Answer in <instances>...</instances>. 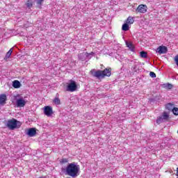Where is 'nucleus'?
Wrapping results in <instances>:
<instances>
[{"instance_id":"obj_1","label":"nucleus","mask_w":178,"mask_h":178,"mask_svg":"<svg viewBox=\"0 0 178 178\" xmlns=\"http://www.w3.org/2000/svg\"><path fill=\"white\" fill-rule=\"evenodd\" d=\"M80 172V165L76 163H69L65 168V173L71 177H77Z\"/></svg>"},{"instance_id":"obj_2","label":"nucleus","mask_w":178,"mask_h":178,"mask_svg":"<svg viewBox=\"0 0 178 178\" xmlns=\"http://www.w3.org/2000/svg\"><path fill=\"white\" fill-rule=\"evenodd\" d=\"M111 72L112 70L111 68H106L103 71L99 70H92L90 71V74H92L93 77H96L97 79H104L106 76L107 77H110L111 74H112Z\"/></svg>"},{"instance_id":"obj_3","label":"nucleus","mask_w":178,"mask_h":178,"mask_svg":"<svg viewBox=\"0 0 178 178\" xmlns=\"http://www.w3.org/2000/svg\"><path fill=\"white\" fill-rule=\"evenodd\" d=\"M22 126V122L17 120L13 118L7 121L6 127L9 130H15V129H19Z\"/></svg>"},{"instance_id":"obj_4","label":"nucleus","mask_w":178,"mask_h":178,"mask_svg":"<svg viewBox=\"0 0 178 178\" xmlns=\"http://www.w3.org/2000/svg\"><path fill=\"white\" fill-rule=\"evenodd\" d=\"M170 118L169 113L164 111L161 115L157 118L156 122L157 124H161V123H166V122H169Z\"/></svg>"},{"instance_id":"obj_5","label":"nucleus","mask_w":178,"mask_h":178,"mask_svg":"<svg viewBox=\"0 0 178 178\" xmlns=\"http://www.w3.org/2000/svg\"><path fill=\"white\" fill-rule=\"evenodd\" d=\"M76 90H77V83L76 81L72 79L70 80L66 87V91H70V92H74Z\"/></svg>"},{"instance_id":"obj_6","label":"nucleus","mask_w":178,"mask_h":178,"mask_svg":"<svg viewBox=\"0 0 178 178\" xmlns=\"http://www.w3.org/2000/svg\"><path fill=\"white\" fill-rule=\"evenodd\" d=\"M27 104V100L24 99L23 97H19L16 99V106L18 108H23L26 106Z\"/></svg>"},{"instance_id":"obj_7","label":"nucleus","mask_w":178,"mask_h":178,"mask_svg":"<svg viewBox=\"0 0 178 178\" xmlns=\"http://www.w3.org/2000/svg\"><path fill=\"white\" fill-rule=\"evenodd\" d=\"M44 113L46 115V116H52L54 115V111L52 110V108L49 106H44Z\"/></svg>"},{"instance_id":"obj_8","label":"nucleus","mask_w":178,"mask_h":178,"mask_svg":"<svg viewBox=\"0 0 178 178\" xmlns=\"http://www.w3.org/2000/svg\"><path fill=\"white\" fill-rule=\"evenodd\" d=\"M147 9L148 8L147 7V5L140 4L138 6L136 12L138 13H145Z\"/></svg>"},{"instance_id":"obj_9","label":"nucleus","mask_w":178,"mask_h":178,"mask_svg":"<svg viewBox=\"0 0 178 178\" xmlns=\"http://www.w3.org/2000/svg\"><path fill=\"white\" fill-rule=\"evenodd\" d=\"M156 52L160 55L162 54H166L168 52V47L165 46H159L156 49Z\"/></svg>"},{"instance_id":"obj_10","label":"nucleus","mask_w":178,"mask_h":178,"mask_svg":"<svg viewBox=\"0 0 178 178\" xmlns=\"http://www.w3.org/2000/svg\"><path fill=\"white\" fill-rule=\"evenodd\" d=\"M26 134L29 136V137H34V136L37 134V130L35 129V128H31L28 130Z\"/></svg>"},{"instance_id":"obj_11","label":"nucleus","mask_w":178,"mask_h":178,"mask_svg":"<svg viewBox=\"0 0 178 178\" xmlns=\"http://www.w3.org/2000/svg\"><path fill=\"white\" fill-rule=\"evenodd\" d=\"M7 99H8V97H6V95L5 94L0 95V105H5V104H6Z\"/></svg>"},{"instance_id":"obj_12","label":"nucleus","mask_w":178,"mask_h":178,"mask_svg":"<svg viewBox=\"0 0 178 178\" xmlns=\"http://www.w3.org/2000/svg\"><path fill=\"white\" fill-rule=\"evenodd\" d=\"M88 57V53H82L79 55V59L84 62L86 60V58Z\"/></svg>"},{"instance_id":"obj_13","label":"nucleus","mask_w":178,"mask_h":178,"mask_svg":"<svg viewBox=\"0 0 178 178\" xmlns=\"http://www.w3.org/2000/svg\"><path fill=\"white\" fill-rule=\"evenodd\" d=\"M165 109H167L168 111H173V109H175V104H172V103H168L165 105Z\"/></svg>"},{"instance_id":"obj_14","label":"nucleus","mask_w":178,"mask_h":178,"mask_svg":"<svg viewBox=\"0 0 178 178\" xmlns=\"http://www.w3.org/2000/svg\"><path fill=\"white\" fill-rule=\"evenodd\" d=\"M22 86V84L20 83V81L15 80L13 82V87H14V88H20V86Z\"/></svg>"},{"instance_id":"obj_15","label":"nucleus","mask_w":178,"mask_h":178,"mask_svg":"<svg viewBox=\"0 0 178 178\" xmlns=\"http://www.w3.org/2000/svg\"><path fill=\"white\" fill-rule=\"evenodd\" d=\"M122 30L123 31H129V30H130V27L129 26V24H127V22L122 25Z\"/></svg>"},{"instance_id":"obj_16","label":"nucleus","mask_w":178,"mask_h":178,"mask_svg":"<svg viewBox=\"0 0 178 178\" xmlns=\"http://www.w3.org/2000/svg\"><path fill=\"white\" fill-rule=\"evenodd\" d=\"M12 52H13V49H10L7 54H6V56L4 58V59L6 60L8 59H9V58H10V55H12Z\"/></svg>"},{"instance_id":"obj_17","label":"nucleus","mask_w":178,"mask_h":178,"mask_svg":"<svg viewBox=\"0 0 178 178\" xmlns=\"http://www.w3.org/2000/svg\"><path fill=\"white\" fill-rule=\"evenodd\" d=\"M126 23L128 24H133V23H134V18L129 17L126 21Z\"/></svg>"},{"instance_id":"obj_18","label":"nucleus","mask_w":178,"mask_h":178,"mask_svg":"<svg viewBox=\"0 0 178 178\" xmlns=\"http://www.w3.org/2000/svg\"><path fill=\"white\" fill-rule=\"evenodd\" d=\"M53 102L56 104V105H60V99H59V97H56L54 100Z\"/></svg>"},{"instance_id":"obj_19","label":"nucleus","mask_w":178,"mask_h":178,"mask_svg":"<svg viewBox=\"0 0 178 178\" xmlns=\"http://www.w3.org/2000/svg\"><path fill=\"white\" fill-rule=\"evenodd\" d=\"M27 8H29V9H31L33 7V1H30L29 0L26 3Z\"/></svg>"},{"instance_id":"obj_20","label":"nucleus","mask_w":178,"mask_h":178,"mask_svg":"<svg viewBox=\"0 0 178 178\" xmlns=\"http://www.w3.org/2000/svg\"><path fill=\"white\" fill-rule=\"evenodd\" d=\"M44 1L45 0H36V3L38 8H40V9H41V6L42 5V3L44 2Z\"/></svg>"},{"instance_id":"obj_21","label":"nucleus","mask_w":178,"mask_h":178,"mask_svg":"<svg viewBox=\"0 0 178 178\" xmlns=\"http://www.w3.org/2000/svg\"><path fill=\"white\" fill-rule=\"evenodd\" d=\"M127 46L128 47L129 49H131V51H134V46H133V44L131 43H127Z\"/></svg>"},{"instance_id":"obj_22","label":"nucleus","mask_w":178,"mask_h":178,"mask_svg":"<svg viewBox=\"0 0 178 178\" xmlns=\"http://www.w3.org/2000/svg\"><path fill=\"white\" fill-rule=\"evenodd\" d=\"M172 113L176 116H178V108L174 107V108L172 109Z\"/></svg>"},{"instance_id":"obj_23","label":"nucleus","mask_w":178,"mask_h":178,"mask_svg":"<svg viewBox=\"0 0 178 178\" xmlns=\"http://www.w3.org/2000/svg\"><path fill=\"white\" fill-rule=\"evenodd\" d=\"M140 56L142 57V58H147V52H145V51H141L140 52Z\"/></svg>"},{"instance_id":"obj_24","label":"nucleus","mask_w":178,"mask_h":178,"mask_svg":"<svg viewBox=\"0 0 178 178\" xmlns=\"http://www.w3.org/2000/svg\"><path fill=\"white\" fill-rule=\"evenodd\" d=\"M149 76L152 79H155V77H156V74H155V72H150Z\"/></svg>"},{"instance_id":"obj_25","label":"nucleus","mask_w":178,"mask_h":178,"mask_svg":"<svg viewBox=\"0 0 178 178\" xmlns=\"http://www.w3.org/2000/svg\"><path fill=\"white\" fill-rule=\"evenodd\" d=\"M60 162L61 163H67L69 160L67 159H63Z\"/></svg>"},{"instance_id":"obj_26","label":"nucleus","mask_w":178,"mask_h":178,"mask_svg":"<svg viewBox=\"0 0 178 178\" xmlns=\"http://www.w3.org/2000/svg\"><path fill=\"white\" fill-rule=\"evenodd\" d=\"M165 87H167V88H169V90L172 89V88L173 87V86L170 83H168Z\"/></svg>"},{"instance_id":"obj_27","label":"nucleus","mask_w":178,"mask_h":178,"mask_svg":"<svg viewBox=\"0 0 178 178\" xmlns=\"http://www.w3.org/2000/svg\"><path fill=\"white\" fill-rule=\"evenodd\" d=\"M89 55H94V52H91V53L88 54V56Z\"/></svg>"},{"instance_id":"obj_28","label":"nucleus","mask_w":178,"mask_h":178,"mask_svg":"<svg viewBox=\"0 0 178 178\" xmlns=\"http://www.w3.org/2000/svg\"><path fill=\"white\" fill-rule=\"evenodd\" d=\"M177 176L178 177V168H177Z\"/></svg>"}]
</instances>
